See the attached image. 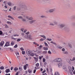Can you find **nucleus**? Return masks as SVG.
I'll use <instances>...</instances> for the list:
<instances>
[{"mask_svg":"<svg viewBox=\"0 0 75 75\" xmlns=\"http://www.w3.org/2000/svg\"><path fill=\"white\" fill-rule=\"evenodd\" d=\"M11 45H13L14 44V43L13 42H11Z\"/></svg>","mask_w":75,"mask_h":75,"instance_id":"37","label":"nucleus"},{"mask_svg":"<svg viewBox=\"0 0 75 75\" xmlns=\"http://www.w3.org/2000/svg\"><path fill=\"white\" fill-rule=\"evenodd\" d=\"M33 58L35 59V61L36 62H38V57H33Z\"/></svg>","mask_w":75,"mask_h":75,"instance_id":"10","label":"nucleus"},{"mask_svg":"<svg viewBox=\"0 0 75 75\" xmlns=\"http://www.w3.org/2000/svg\"><path fill=\"white\" fill-rule=\"evenodd\" d=\"M18 47V45H16L14 46V48H17Z\"/></svg>","mask_w":75,"mask_h":75,"instance_id":"46","label":"nucleus"},{"mask_svg":"<svg viewBox=\"0 0 75 75\" xmlns=\"http://www.w3.org/2000/svg\"><path fill=\"white\" fill-rule=\"evenodd\" d=\"M28 67V64H26L24 66V69L25 70H26V69H27V67Z\"/></svg>","mask_w":75,"mask_h":75,"instance_id":"14","label":"nucleus"},{"mask_svg":"<svg viewBox=\"0 0 75 75\" xmlns=\"http://www.w3.org/2000/svg\"><path fill=\"white\" fill-rule=\"evenodd\" d=\"M35 21V20H33L30 21H29V23L30 24H32V23H34V22Z\"/></svg>","mask_w":75,"mask_h":75,"instance_id":"15","label":"nucleus"},{"mask_svg":"<svg viewBox=\"0 0 75 75\" xmlns=\"http://www.w3.org/2000/svg\"><path fill=\"white\" fill-rule=\"evenodd\" d=\"M53 23V24H54V25L55 24H57V22L55 21H54Z\"/></svg>","mask_w":75,"mask_h":75,"instance_id":"38","label":"nucleus"},{"mask_svg":"<svg viewBox=\"0 0 75 75\" xmlns=\"http://www.w3.org/2000/svg\"><path fill=\"white\" fill-rule=\"evenodd\" d=\"M3 34V32L1 30L0 31V35Z\"/></svg>","mask_w":75,"mask_h":75,"instance_id":"41","label":"nucleus"},{"mask_svg":"<svg viewBox=\"0 0 75 75\" xmlns=\"http://www.w3.org/2000/svg\"><path fill=\"white\" fill-rule=\"evenodd\" d=\"M42 45H40V48H39L41 49V48H42Z\"/></svg>","mask_w":75,"mask_h":75,"instance_id":"57","label":"nucleus"},{"mask_svg":"<svg viewBox=\"0 0 75 75\" xmlns=\"http://www.w3.org/2000/svg\"><path fill=\"white\" fill-rule=\"evenodd\" d=\"M46 72V70H44L42 72V74H44L45 72Z\"/></svg>","mask_w":75,"mask_h":75,"instance_id":"55","label":"nucleus"},{"mask_svg":"<svg viewBox=\"0 0 75 75\" xmlns=\"http://www.w3.org/2000/svg\"><path fill=\"white\" fill-rule=\"evenodd\" d=\"M18 75V72H17L16 73V74H15V75Z\"/></svg>","mask_w":75,"mask_h":75,"instance_id":"64","label":"nucleus"},{"mask_svg":"<svg viewBox=\"0 0 75 75\" xmlns=\"http://www.w3.org/2000/svg\"><path fill=\"white\" fill-rule=\"evenodd\" d=\"M4 41H2L0 43V46L1 47H2L3 45L4 44Z\"/></svg>","mask_w":75,"mask_h":75,"instance_id":"11","label":"nucleus"},{"mask_svg":"<svg viewBox=\"0 0 75 75\" xmlns=\"http://www.w3.org/2000/svg\"><path fill=\"white\" fill-rule=\"evenodd\" d=\"M72 24L73 25H75V22L72 23Z\"/></svg>","mask_w":75,"mask_h":75,"instance_id":"53","label":"nucleus"},{"mask_svg":"<svg viewBox=\"0 0 75 75\" xmlns=\"http://www.w3.org/2000/svg\"><path fill=\"white\" fill-rule=\"evenodd\" d=\"M50 25H53V26L55 25V24H54V23H52V22H50Z\"/></svg>","mask_w":75,"mask_h":75,"instance_id":"23","label":"nucleus"},{"mask_svg":"<svg viewBox=\"0 0 75 75\" xmlns=\"http://www.w3.org/2000/svg\"><path fill=\"white\" fill-rule=\"evenodd\" d=\"M9 45L10 46V42H7L4 45V47H5V46L6 47H8V46H9Z\"/></svg>","mask_w":75,"mask_h":75,"instance_id":"5","label":"nucleus"},{"mask_svg":"<svg viewBox=\"0 0 75 75\" xmlns=\"http://www.w3.org/2000/svg\"><path fill=\"white\" fill-rule=\"evenodd\" d=\"M70 60L71 61H75V57H74L72 59H70Z\"/></svg>","mask_w":75,"mask_h":75,"instance_id":"19","label":"nucleus"},{"mask_svg":"<svg viewBox=\"0 0 75 75\" xmlns=\"http://www.w3.org/2000/svg\"><path fill=\"white\" fill-rule=\"evenodd\" d=\"M22 10L23 11H25V10H29L28 8L25 5H22L21 6Z\"/></svg>","mask_w":75,"mask_h":75,"instance_id":"1","label":"nucleus"},{"mask_svg":"<svg viewBox=\"0 0 75 75\" xmlns=\"http://www.w3.org/2000/svg\"><path fill=\"white\" fill-rule=\"evenodd\" d=\"M68 45H69V47L71 48H72V45H71V44L69 43Z\"/></svg>","mask_w":75,"mask_h":75,"instance_id":"24","label":"nucleus"},{"mask_svg":"<svg viewBox=\"0 0 75 75\" xmlns=\"http://www.w3.org/2000/svg\"><path fill=\"white\" fill-rule=\"evenodd\" d=\"M65 49L64 48H63L62 49V51H65Z\"/></svg>","mask_w":75,"mask_h":75,"instance_id":"58","label":"nucleus"},{"mask_svg":"<svg viewBox=\"0 0 75 75\" xmlns=\"http://www.w3.org/2000/svg\"><path fill=\"white\" fill-rule=\"evenodd\" d=\"M18 18H21V19H23V17L21 16H20L18 17Z\"/></svg>","mask_w":75,"mask_h":75,"instance_id":"44","label":"nucleus"},{"mask_svg":"<svg viewBox=\"0 0 75 75\" xmlns=\"http://www.w3.org/2000/svg\"><path fill=\"white\" fill-rule=\"evenodd\" d=\"M4 4H6V3H7V1H4Z\"/></svg>","mask_w":75,"mask_h":75,"instance_id":"62","label":"nucleus"},{"mask_svg":"<svg viewBox=\"0 0 75 75\" xmlns=\"http://www.w3.org/2000/svg\"><path fill=\"white\" fill-rule=\"evenodd\" d=\"M35 72H36V69H35L33 71V73H35Z\"/></svg>","mask_w":75,"mask_h":75,"instance_id":"61","label":"nucleus"},{"mask_svg":"<svg viewBox=\"0 0 75 75\" xmlns=\"http://www.w3.org/2000/svg\"><path fill=\"white\" fill-rule=\"evenodd\" d=\"M26 18L28 19L29 20H32L33 19V18L32 17H29L28 16H27L26 17Z\"/></svg>","mask_w":75,"mask_h":75,"instance_id":"7","label":"nucleus"},{"mask_svg":"<svg viewBox=\"0 0 75 75\" xmlns=\"http://www.w3.org/2000/svg\"><path fill=\"white\" fill-rule=\"evenodd\" d=\"M8 4L9 6H11V3L10 2H8Z\"/></svg>","mask_w":75,"mask_h":75,"instance_id":"31","label":"nucleus"},{"mask_svg":"<svg viewBox=\"0 0 75 75\" xmlns=\"http://www.w3.org/2000/svg\"><path fill=\"white\" fill-rule=\"evenodd\" d=\"M57 48H59V49H61V48H62L60 46H57Z\"/></svg>","mask_w":75,"mask_h":75,"instance_id":"34","label":"nucleus"},{"mask_svg":"<svg viewBox=\"0 0 75 75\" xmlns=\"http://www.w3.org/2000/svg\"><path fill=\"white\" fill-rule=\"evenodd\" d=\"M41 18H44V17H45V16L44 15H42L41 16Z\"/></svg>","mask_w":75,"mask_h":75,"instance_id":"51","label":"nucleus"},{"mask_svg":"<svg viewBox=\"0 0 75 75\" xmlns=\"http://www.w3.org/2000/svg\"><path fill=\"white\" fill-rule=\"evenodd\" d=\"M40 50L41 49L39 47H38L37 48V53H40V52H41L39 51V50Z\"/></svg>","mask_w":75,"mask_h":75,"instance_id":"9","label":"nucleus"},{"mask_svg":"<svg viewBox=\"0 0 75 75\" xmlns=\"http://www.w3.org/2000/svg\"><path fill=\"white\" fill-rule=\"evenodd\" d=\"M48 2V0H42V3H47Z\"/></svg>","mask_w":75,"mask_h":75,"instance_id":"16","label":"nucleus"},{"mask_svg":"<svg viewBox=\"0 0 75 75\" xmlns=\"http://www.w3.org/2000/svg\"><path fill=\"white\" fill-rule=\"evenodd\" d=\"M41 37H43L44 38V40H46V37L45 35H41L40 36Z\"/></svg>","mask_w":75,"mask_h":75,"instance_id":"18","label":"nucleus"},{"mask_svg":"<svg viewBox=\"0 0 75 75\" xmlns=\"http://www.w3.org/2000/svg\"><path fill=\"white\" fill-rule=\"evenodd\" d=\"M43 49L45 51H47L48 49V47H44Z\"/></svg>","mask_w":75,"mask_h":75,"instance_id":"22","label":"nucleus"},{"mask_svg":"<svg viewBox=\"0 0 75 75\" xmlns=\"http://www.w3.org/2000/svg\"><path fill=\"white\" fill-rule=\"evenodd\" d=\"M21 35L22 37H23L25 35V34H24V33H21Z\"/></svg>","mask_w":75,"mask_h":75,"instance_id":"40","label":"nucleus"},{"mask_svg":"<svg viewBox=\"0 0 75 75\" xmlns=\"http://www.w3.org/2000/svg\"><path fill=\"white\" fill-rule=\"evenodd\" d=\"M17 42H19V41H21V39H18L17 40Z\"/></svg>","mask_w":75,"mask_h":75,"instance_id":"43","label":"nucleus"},{"mask_svg":"<svg viewBox=\"0 0 75 75\" xmlns=\"http://www.w3.org/2000/svg\"><path fill=\"white\" fill-rule=\"evenodd\" d=\"M67 62H70V60H69L67 59Z\"/></svg>","mask_w":75,"mask_h":75,"instance_id":"63","label":"nucleus"},{"mask_svg":"<svg viewBox=\"0 0 75 75\" xmlns=\"http://www.w3.org/2000/svg\"><path fill=\"white\" fill-rule=\"evenodd\" d=\"M62 62H60L58 64V67L59 68H61L62 67Z\"/></svg>","mask_w":75,"mask_h":75,"instance_id":"8","label":"nucleus"},{"mask_svg":"<svg viewBox=\"0 0 75 75\" xmlns=\"http://www.w3.org/2000/svg\"><path fill=\"white\" fill-rule=\"evenodd\" d=\"M40 41H43V40H44V39L42 38H41L40 40Z\"/></svg>","mask_w":75,"mask_h":75,"instance_id":"60","label":"nucleus"},{"mask_svg":"<svg viewBox=\"0 0 75 75\" xmlns=\"http://www.w3.org/2000/svg\"><path fill=\"white\" fill-rule=\"evenodd\" d=\"M9 50H11V52H13V49H12L11 48H9Z\"/></svg>","mask_w":75,"mask_h":75,"instance_id":"52","label":"nucleus"},{"mask_svg":"<svg viewBox=\"0 0 75 75\" xmlns=\"http://www.w3.org/2000/svg\"><path fill=\"white\" fill-rule=\"evenodd\" d=\"M4 67H3V66H1L0 68V69H4Z\"/></svg>","mask_w":75,"mask_h":75,"instance_id":"36","label":"nucleus"},{"mask_svg":"<svg viewBox=\"0 0 75 75\" xmlns=\"http://www.w3.org/2000/svg\"><path fill=\"white\" fill-rule=\"evenodd\" d=\"M44 43L45 45V46H46V47H47V46H48V44H47V43L46 42H45Z\"/></svg>","mask_w":75,"mask_h":75,"instance_id":"35","label":"nucleus"},{"mask_svg":"<svg viewBox=\"0 0 75 75\" xmlns=\"http://www.w3.org/2000/svg\"><path fill=\"white\" fill-rule=\"evenodd\" d=\"M63 68L64 69H66V65H63Z\"/></svg>","mask_w":75,"mask_h":75,"instance_id":"29","label":"nucleus"},{"mask_svg":"<svg viewBox=\"0 0 75 75\" xmlns=\"http://www.w3.org/2000/svg\"><path fill=\"white\" fill-rule=\"evenodd\" d=\"M30 34V32H29L25 33V34L27 35H28V34Z\"/></svg>","mask_w":75,"mask_h":75,"instance_id":"47","label":"nucleus"},{"mask_svg":"<svg viewBox=\"0 0 75 75\" xmlns=\"http://www.w3.org/2000/svg\"><path fill=\"white\" fill-rule=\"evenodd\" d=\"M7 24H11V23L10 21H7Z\"/></svg>","mask_w":75,"mask_h":75,"instance_id":"39","label":"nucleus"},{"mask_svg":"<svg viewBox=\"0 0 75 75\" xmlns=\"http://www.w3.org/2000/svg\"><path fill=\"white\" fill-rule=\"evenodd\" d=\"M26 54H28V55H30L33 57L34 55V54L32 52H31V50H27L26 51Z\"/></svg>","mask_w":75,"mask_h":75,"instance_id":"2","label":"nucleus"},{"mask_svg":"<svg viewBox=\"0 0 75 75\" xmlns=\"http://www.w3.org/2000/svg\"><path fill=\"white\" fill-rule=\"evenodd\" d=\"M63 54H68V52L67 51H64L63 52Z\"/></svg>","mask_w":75,"mask_h":75,"instance_id":"32","label":"nucleus"},{"mask_svg":"<svg viewBox=\"0 0 75 75\" xmlns=\"http://www.w3.org/2000/svg\"><path fill=\"white\" fill-rule=\"evenodd\" d=\"M48 53L49 54H51V51H49L48 52Z\"/></svg>","mask_w":75,"mask_h":75,"instance_id":"50","label":"nucleus"},{"mask_svg":"<svg viewBox=\"0 0 75 75\" xmlns=\"http://www.w3.org/2000/svg\"><path fill=\"white\" fill-rule=\"evenodd\" d=\"M22 54H23V55H24V54H25V51H22Z\"/></svg>","mask_w":75,"mask_h":75,"instance_id":"45","label":"nucleus"},{"mask_svg":"<svg viewBox=\"0 0 75 75\" xmlns=\"http://www.w3.org/2000/svg\"><path fill=\"white\" fill-rule=\"evenodd\" d=\"M17 8L16 6H15L13 7V10H16Z\"/></svg>","mask_w":75,"mask_h":75,"instance_id":"33","label":"nucleus"},{"mask_svg":"<svg viewBox=\"0 0 75 75\" xmlns=\"http://www.w3.org/2000/svg\"><path fill=\"white\" fill-rule=\"evenodd\" d=\"M29 39H32L31 38V35H29L28 36V38Z\"/></svg>","mask_w":75,"mask_h":75,"instance_id":"25","label":"nucleus"},{"mask_svg":"<svg viewBox=\"0 0 75 75\" xmlns=\"http://www.w3.org/2000/svg\"><path fill=\"white\" fill-rule=\"evenodd\" d=\"M62 59L60 58H57L54 60V62H62Z\"/></svg>","mask_w":75,"mask_h":75,"instance_id":"3","label":"nucleus"},{"mask_svg":"<svg viewBox=\"0 0 75 75\" xmlns=\"http://www.w3.org/2000/svg\"><path fill=\"white\" fill-rule=\"evenodd\" d=\"M23 21H26V20L25 19L22 18V19Z\"/></svg>","mask_w":75,"mask_h":75,"instance_id":"42","label":"nucleus"},{"mask_svg":"<svg viewBox=\"0 0 75 75\" xmlns=\"http://www.w3.org/2000/svg\"><path fill=\"white\" fill-rule=\"evenodd\" d=\"M43 62H45V58L43 59Z\"/></svg>","mask_w":75,"mask_h":75,"instance_id":"49","label":"nucleus"},{"mask_svg":"<svg viewBox=\"0 0 75 75\" xmlns=\"http://www.w3.org/2000/svg\"><path fill=\"white\" fill-rule=\"evenodd\" d=\"M20 49L21 50V51H24V49L23 47L21 48Z\"/></svg>","mask_w":75,"mask_h":75,"instance_id":"56","label":"nucleus"},{"mask_svg":"<svg viewBox=\"0 0 75 75\" xmlns=\"http://www.w3.org/2000/svg\"><path fill=\"white\" fill-rule=\"evenodd\" d=\"M47 51H43L42 52V54H47Z\"/></svg>","mask_w":75,"mask_h":75,"instance_id":"26","label":"nucleus"},{"mask_svg":"<svg viewBox=\"0 0 75 75\" xmlns=\"http://www.w3.org/2000/svg\"><path fill=\"white\" fill-rule=\"evenodd\" d=\"M46 40H47V41H52V39H51L47 38V39Z\"/></svg>","mask_w":75,"mask_h":75,"instance_id":"27","label":"nucleus"},{"mask_svg":"<svg viewBox=\"0 0 75 75\" xmlns=\"http://www.w3.org/2000/svg\"><path fill=\"white\" fill-rule=\"evenodd\" d=\"M36 65L37 67H38V66H39V63H37L36 64Z\"/></svg>","mask_w":75,"mask_h":75,"instance_id":"59","label":"nucleus"},{"mask_svg":"<svg viewBox=\"0 0 75 75\" xmlns=\"http://www.w3.org/2000/svg\"><path fill=\"white\" fill-rule=\"evenodd\" d=\"M25 38L27 39H28V35H26L25 36Z\"/></svg>","mask_w":75,"mask_h":75,"instance_id":"28","label":"nucleus"},{"mask_svg":"<svg viewBox=\"0 0 75 75\" xmlns=\"http://www.w3.org/2000/svg\"><path fill=\"white\" fill-rule=\"evenodd\" d=\"M4 41H2L0 43V46L1 47H2L3 45L4 44Z\"/></svg>","mask_w":75,"mask_h":75,"instance_id":"12","label":"nucleus"},{"mask_svg":"<svg viewBox=\"0 0 75 75\" xmlns=\"http://www.w3.org/2000/svg\"><path fill=\"white\" fill-rule=\"evenodd\" d=\"M54 75H59L58 72H56L54 74Z\"/></svg>","mask_w":75,"mask_h":75,"instance_id":"30","label":"nucleus"},{"mask_svg":"<svg viewBox=\"0 0 75 75\" xmlns=\"http://www.w3.org/2000/svg\"><path fill=\"white\" fill-rule=\"evenodd\" d=\"M21 30L22 31V32H23V31L24 30V28H21Z\"/></svg>","mask_w":75,"mask_h":75,"instance_id":"48","label":"nucleus"},{"mask_svg":"<svg viewBox=\"0 0 75 75\" xmlns=\"http://www.w3.org/2000/svg\"><path fill=\"white\" fill-rule=\"evenodd\" d=\"M55 10V9H51L49 10V13H53V12H54V11Z\"/></svg>","mask_w":75,"mask_h":75,"instance_id":"6","label":"nucleus"},{"mask_svg":"<svg viewBox=\"0 0 75 75\" xmlns=\"http://www.w3.org/2000/svg\"><path fill=\"white\" fill-rule=\"evenodd\" d=\"M28 71L29 74H31V70H28Z\"/></svg>","mask_w":75,"mask_h":75,"instance_id":"54","label":"nucleus"},{"mask_svg":"<svg viewBox=\"0 0 75 75\" xmlns=\"http://www.w3.org/2000/svg\"><path fill=\"white\" fill-rule=\"evenodd\" d=\"M69 71L70 74L72 75V74H73V70H72V69L71 68L70 69H69Z\"/></svg>","mask_w":75,"mask_h":75,"instance_id":"13","label":"nucleus"},{"mask_svg":"<svg viewBox=\"0 0 75 75\" xmlns=\"http://www.w3.org/2000/svg\"><path fill=\"white\" fill-rule=\"evenodd\" d=\"M9 72H10V69H8L6 70V73H8Z\"/></svg>","mask_w":75,"mask_h":75,"instance_id":"21","label":"nucleus"},{"mask_svg":"<svg viewBox=\"0 0 75 75\" xmlns=\"http://www.w3.org/2000/svg\"><path fill=\"white\" fill-rule=\"evenodd\" d=\"M8 18H11V19H12V20H14V18H13V17L10 16H8Z\"/></svg>","mask_w":75,"mask_h":75,"instance_id":"20","label":"nucleus"},{"mask_svg":"<svg viewBox=\"0 0 75 75\" xmlns=\"http://www.w3.org/2000/svg\"><path fill=\"white\" fill-rule=\"evenodd\" d=\"M60 27H61V28H62V27H64V30H67L68 29V28L66 27H65V24H61L60 25Z\"/></svg>","mask_w":75,"mask_h":75,"instance_id":"4","label":"nucleus"},{"mask_svg":"<svg viewBox=\"0 0 75 75\" xmlns=\"http://www.w3.org/2000/svg\"><path fill=\"white\" fill-rule=\"evenodd\" d=\"M18 70V68L17 67H16L14 68V71L15 72H17V70Z\"/></svg>","mask_w":75,"mask_h":75,"instance_id":"17","label":"nucleus"}]
</instances>
